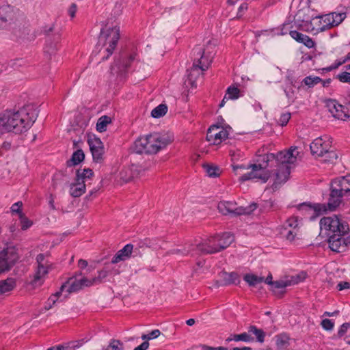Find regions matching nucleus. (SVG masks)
Listing matches in <instances>:
<instances>
[{"instance_id":"obj_54","label":"nucleus","mask_w":350,"mask_h":350,"mask_svg":"<svg viewBox=\"0 0 350 350\" xmlns=\"http://www.w3.org/2000/svg\"><path fill=\"white\" fill-rule=\"evenodd\" d=\"M306 277V273L304 272H301L299 274H297L295 276H291L289 278L290 282H295V284L299 283L301 281H303Z\"/></svg>"},{"instance_id":"obj_31","label":"nucleus","mask_w":350,"mask_h":350,"mask_svg":"<svg viewBox=\"0 0 350 350\" xmlns=\"http://www.w3.org/2000/svg\"><path fill=\"white\" fill-rule=\"evenodd\" d=\"M88 340L82 339L80 340L71 341L66 345H59L57 347H52L47 350H75L80 347L83 343L87 342Z\"/></svg>"},{"instance_id":"obj_63","label":"nucleus","mask_w":350,"mask_h":350,"mask_svg":"<svg viewBox=\"0 0 350 350\" xmlns=\"http://www.w3.org/2000/svg\"><path fill=\"white\" fill-rule=\"evenodd\" d=\"M337 288L339 291L349 289L350 288V283L347 282H341L337 285Z\"/></svg>"},{"instance_id":"obj_24","label":"nucleus","mask_w":350,"mask_h":350,"mask_svg":"<svg viewBox=\"0 0 350 350\" xmlns=\"http://www.w3.org/2000/svg\"><path fill=\"white\" fill-rule=\"evenodd\" d=\"M290 36L297 42L304 44L308 48H313L315 45L314 41L307 35L303 34L296 30L291 31Z\"/></svg>"},{"instance_id":"obj_16","label":"nucleus","mask_w":350,"mask_h":350,"mask_svg":"<svg viewBox=\"0 0 350 350\" xmlns=\"http://www.w3.org/2000/svg\"><path fill=\"white\" fill-rule=\"evenodd\" d=\"M228 135V132L226 130L213 125L208 129L206 140L211 144L217 145L220 144L223 139H226Z\"/></svg>"},{"instance_id":"obj_61","label":"nucleus","mask_w":350,"mask_h":350,"mask_svg":"<svg viewBox=\"0 0 350 350\" xmlns=\"http://www.w3.org/2000/svg\"><path fill=\"white\" fill-rule=\"evenodd\" d=\"M44 259L45 255L43 254H39L36 257L38 265H48V264L44 262Z\"/></svg>"},{"instance_id":"obj_38","label":"nucleus","mask_w":350,"mask_h":350,"mask_svg":"<svg viewBox=\"0 0 350 350\" xmlns=\"http://www.w3.org/2000/svg\"><path fill=\"white\" fill-rule=\"evenodd\" d=\"M66 284V285L69 284V287L66 290L68 293L77 292L83 288L80 279L70 278Z\"/></svg>"},{"instance_id":"obj_51","label":"nucleus","mask_w":350,"mask_h":350,"mask_svg":"<svg viewBox=\"0 0 350 350\" xmlns=\"http://www.w3.org/2000/svg\"><path fill=\"white\" fill-rule=\"evenodd\" d=\"M321 325L324 329L327 331H331L334 328V323L332 321V320L329 319H325L322 320Z\"/></svg>"},{"instance_id":"obj_27","label":"nucleus","mask_w":350,"mask_h":350,"mask_svg":"<svg viewBox=\"0 0 350 350\" xmlns=\"http://www.w3.org/2000/svg\"><path fill=\"white\" fill-rule=\"evenodd\" d=\"M49 272V265H38L37 271L33 275V279L31 280V284L33 286L40 285L42 282L41 280Z\"/></svg>"},{"instance_id":"obj_15","label":"nucleus","mask_w":350,"mask_h":350,"mask_svg":"<svg viewBox=\"0 0 350 350\" xmlns=\"http://www.w3.org/2000/svg\"><path fill=\"white\" fill-rule=\"evenodd\" d=\"M146 170L142 165L132 164L131 166L124 167L119 173L120 180L122 183H128L135 177H137L140 173Z\"/></svg>"},{"instance_id":"obj_3","label":"nucleus","mask_w":350,"mask_h":350,"mask_svg":"<svg viewBox=\"0 0 350 350\" xmlns=\"http://www.w3.org/2000/svg\"><path fill=\"white\" fill-rule=\"evenodd\" d=\"M173 139V135L168 132L139 137L134 143V150L138 154H155L172 143Z\"/></svg>"},{"instance_id":"obj_37","label":"nucleus","mask_w":350,"mask_h":350,"mask_svg":"<svg viewBox=\"0 0 350 350\" xmlns=\"http://www.w3.org/2000/svg\"><path fill=\"white\" fill-rule=\"evenodd\" d=\"M94 174L92 170L90 168L84 169L82 172L80 170H77L76 180L81 181L85 183L86 179L90 178Z\"/></svg>"},{"instance_id":"obj_1","label":"nucleus","mask_w":350,"mask_h":350,"mask_svg":"<svg viewBox=\"0 0 350 350\" xmlns=\"http://www.w3.org/2000/svg\"><path fill=\"white\" fill-rule=\"evenodd\" d=\"M344 196H350V174L338 177L332 180L330 185V193L328 202L325 204L317 203L314 204L303 203L300 204L299 209H304L310 213H313L311 219H314L324 213L327 210L334 211L342 202Z\"/></svg>"},{"instance_id":"obj_62","label":"nucleus","mask_w":350,"mask_h":350,"mask_svg":"<svg viewBox=\"0 0 350 350\" xmlns=\"http://www.w3.org/2000/svg\"><path fill=\"white\" fill-rule=\"evenodd\" d=\"M161 335V332L159 329H154L150 333H148L149 340L152 339H155L158 338Z\"/></svg>"},{"instance_id":"obj_7","label":"nucleus","mask_w":350,"mask_h":350,"mask_svg":"<svg viewBox=\"0 0 350 350\" xmlns=\"http://www.w3.org/2000/svg\"><path fill=\"white\" fill-rule=\"evenodd\" d=\"M297 154V147H291L288 150L280 151L276 154L273 153L264 154L262 155V161L268 163L269 167L275 164L279 166H290L291 164H293L296 161Z\"/></svg>"},{"instance_id":"obj_33","label":"nucleus","mask_w":350,"mask_h":350,"mask_svg":"<svg viewBox=\"0 0 350 350\" xmlns=\"http://www.w3.org/2000/svg\"><path fill=\"white\" fill-rule=\"evenodd\" d=\"M232 340L235 342L243 341L245 342H251L254 340V338L251 336L248 331L247 332H243L239 334H232L226 339V342H229Z\"/></svg>"},{"instance_id":"obj_64","label":"nucleus","mask_w":350,"mask_h":350,"mask_svg":"<svg viewBox=\"0 0 350 350\" xmlns=\"http://www.w3.org/2000/svg\"><path fill=\"white\" fill-rule=\"evenodd\" d=\"M149 347L148 341L143 342L139 346L135 347L133 350H147Z\"/></svg>"},{"instance_id":"obj_20","label":"nucleus","mask_w":350,"mask_h":350,"mask_svg":"<svg viewBox=\"0 0 350 350\" xmlns=\"http://www.w3.org/2000/svg\"><path fill=\"white\" fill-rule=\"evenodd\" d=\"M221 282L217 281V286L221 285L227 286L230 284H238L240 283V277L237 272L222 271L219 273Z\"/></svg>"},{"instance_id":"obj_23","label":"nucleus","mask_w":350,"mask_h":350,"mask_svg":"<svg viewBox=\"0 0 350 350\" xmlns=\"http://www.w3.org/2000/svg\"><path fill=\"white\" fill-rule=\"evenodd\" d=\"M133 245L132 244L126 245L122 250H119L113 257L111 263L116 264L120 261L129 258L132 253Z\"/></svg>"},{"instance_id":"obj_5","label":"nucleus","mask_w":350,"mask_h":350,"mask_svg":"<svg viewBox=\"0 0 350 350\" xmlns=\"http://www.w3.org/2000/svg\"><path fill=\"white\" fill-rule=\"evenodd\" d=\"M120 39V29L117 26L106 27L100 31L97 47H100L98 55L102 60L107 59L112 55Z\"/></svg>"},{"instance_id":"obj_18","label":"nucleus","mask_w":350,"mask_h":350,"mask_svg":"<svg viewBox=\"0 0 350 350\" xmlns=\"http://www.w3.org/2000/svg\"><path fill=\"white\" fill-rule=\"evenodd\" d=\"M344 234H332L328 237L329 248L336 252H342L345 250L347 243L342 238Z\"/></svg>"},{"instance_id":"obj_35","label":"nucleus","mask_w":350,"mask_h":350,"mask_svg":"<svg viewBox=\"0 0 350 350\" xmlns=\"http://www.w3.org/2000/svg\"><path fill=\"white\" fill-rule=\"evenodd\" d=\"M243 280L250 286H256L264 281V277H259L252 273H247L243 276Z\"/></svg>"},{"instance_id":"obj_56","label":"nucleus","mask_w":350,"mask_h":350,"mask_svg":"<svg viewBox=\"0 0 350 350\" xmlns=\"http://www.w3.org/2000/svg\"><path fill=\"white\" fill-rule=\"evenodd\" d=\"M350 327V324L349 323H343L338 331V337H342L347 331V329Z\"/></svg>"},{"instance_id":"obj_46","label":"nucleus","mask_w":350,"mask_h":350,"mask_svg":"<svg viewBox=\"0 0 350 350\" xmlns=\"http://www.w3.org/2000/svg\"><path fill=\"white\" fill-rule=\"evenodd\" d=\"M105 350H124V344L119 340L112 339Z\"/></svg>"},{"instance_id":"obj_14","label":"nucleus","mask_w":350,"mask_h":350,"mask_svg":"<svg viewBox=\"0 0 350 350\" xmlns=\"http://www.w3.org/2000/svg\"><path fill=\"white\" fill-rule=\"evenodd\" d=\"M325 103L327 110L334 118L345 120L349 117L347 108L339 104L336 100L327 99Z\"/></svg>"},{"instance_id":"obj_28","label":"nucleus","mask_w":350,"mask_h":350,"mask_svg":"<svg viewBox=\"0 0 350 350\" xmlns=\"http://www.w3.org/2000/svg\"><path fill=\"white\" fill-rule=\"evenodd\" d=\"M169 253L171 254H178L181 256L191 255V256H195L199 254V252H198L196 249V245L194 246L193 245H190L188 247H184L181 249L171 250Z\"/></svg>"},{"instance_id":"obj_59","label":"nucleus","mask_w":350,"mask_h":350,"mask_svg":"<svg viewBox=\"0 0 350 350\" xmlns=\"http://www.w3.org/2000/svg\"><path fill=\"white\" fill-rule=\"evenodd\" d=\"M297 226H298L297 221L296 219L292 218V219H289L286 221L285 227H287L288 228H295V229H296Z\"/></svg>"},{"instance_id":"obj_48","label":"nucleus","mask_w":350,"mask_h":350,"mask_svg":"<svg viewBox=\"0 0 350 350\" xmlns=\"http://www.w3.org/2000/svg\"><path fill=\"white\" fill-rule=\"evenodd\" d=\"M331 14H333L332 23H334L335 27L339 25L347 16L345 12H332Z\"/></svg>"},{"instance_id":"obj_41","label":"nucleus","mask_w":350,"mask_h":350,"mask_svg":"<svg viewBox=\"0 0 350 350\" xmlns=\"http://www.w3.org/2000/svg\"><path fill=\"white\" fill-rule=\"evenodd\" d=\"M204 168L210 177H217L220 175L221 170L217 165L206 164L204 165Z\"/></svg>"},{"instance_id":"obj_2","label":"nucleus","mask_w":350,"mask_h":350,"mask_svg":"<svg viewBox=\"0 0 350 350\" xmlns=\"http://www.w3.org/2000/svg\"><path fill=\"white\" fill-rule=\"evenodd\" d=\"M37 109L32 105H26L18 111H7L3 116L5 131L21 133L29 129L38 117Z\"/></svg>"},{"instance_id":"obj_49","label":"nucleus","mask_w":350,"mask_h":350,"mask_svg":"<svg viewBox=\"0 0 350 350\" xmlns=\"http://www.w3.org/2000/svg\"><path fill=\"white\" fill-rule=\"evenodd\" d=\"M240 90L236 87L230 86L227 90V94L229 95L228 98L237 99L239 97Z\"/></svg>"},{"instance_id":"obj_45","label":"nucleus","mask_w":350,"mask_h":350,"mask_svg":"<svg viewBox=\"0 0 350 350\" xmlns=\"http://www.w3.org/2000/svg\"><path fill=\"white\" fill-rule=\"evenodd\" d=\"M88 143L90 150L98 148L100 146H103L101 140L95 135L89 136Z\"/></svg>"},{"instance_id":"obj_57","label":"nucleus","mask_w":350,"mask_h":350,"mask_svg":"<svg viewBox=\"0 0 350 350\" xmlns=\"http://www.w3.org/2000/svg\"><path fill=\"white\" fill-rule=\"evenodd\" d=\"M257 208V204L256 203H252L249 206L243 208L242 207V211H244V213H242V215L245 214H250L252 211H254Z\"/></svg>"},{"instance_id":"obj_22","label":"nucleus","mask_w":350,"mask_h":350,"mask_svg":"<svg viewBox=\"0 0 350 350\" xmlns=\"http://www.w3.org/2000/svg\"><path fill=\"white\" fill-rule=\"evenodd\" d=\"M295 282H290L289 278L287 277L284 279H281L277 281H274L271 290L276 295H282L285 293V288L291 285H294Z\"/></svg>"},{"instance_id":"obj_32","label":"nucleus","mask_w":350,"mask_h":350,"mask_svg":"<svg viewBox=\"0 0 350 350\" xmlns=\"http://www.w3.org/2000/svg\"><path fill=\"white\" fill-rule=\"evenodd\" d=\"M85 159V154L81 149H78L73 152L71 158L66 161L67 167L75 166L82 162Z\"/></svg>"},{"instance_id":"obj_8","label":"nucleus","mask_w":350,"mask_h":350,"mask_svg":"<svg viewBox=\"0 0 350 350\" xmlns=\"http://www.w3.org/2000/svg\"><path fill=\"white\" fill-rule=\"evenodd\" d=\"M320 226L322 230L327 231V237L332 234H345L349 229L348 224L342 222L337 216L322 218Z\"/></svg>"},{"instance_id":"obj_13","label":"nucleus","mask_w":350,"mask_h":350,"mask_svg":"<svg viewBox=\"0 0 350 350\" xmlns=\"http://www.w3.org/2000/svg\"><path fill=\"white\" fill-rule=\"evenodd\" d=\"M135 59V54H131L127 56L125 54H122L119 57L115 59L113 65L111 66V73L113 75L124 76L129 70V68Z\"/></svg>"},{"instance_id":"obj_53","label":"nucleus","mask_w":350,"mask_h":350,"mask_svg":"<svg viewBox=\"0 0 350 350\" xmlns=\"http://www.w3.org/2000/svg\"><path fill=\"white\" fill-rule=\"evenodd\" d=\"M290 118H291V113H282L280 116V119L278 120V123L282 126H284L287 124V123L288 122Z\"/></svg>"},{"instance_id":"obj_40","label":"nucleus","mask_w":350,"mask_h":350,"mask_svg":"<svg viewBox=\"0 0 350 350\" xmlns=\"http://www.w3.org/2000/svg\"><path fill=\"white\" fill-rule=\"evenodd\" d=\"M167 107L165 104H160L151 111V116L154 118H159L166 114Z\"/></svg>"},{"instance_id":"obj_30","label":"nucleus","mask_w":350,"mask_h":350,"mask_svg":"<svg viewBox=\"0 0 350 350\" xmlns=\"http://www.w3.org/2000/svg\"><path fill=\"white\" fill-rule=\"evenodd\" d=\"M16 286L15 279L8 278L6 280H0V295L12 291Z\"/></svg>"},{"instance_id":"obj_58","label":"nucleus","mask_w":350,"mask_h":350,"mask_svg":"<svg viewBox=\"0 0 350 350\" xmlns=\"http://www.w3.org/2000/svg\"><path fill=\"white\" fill-rule=\"evenodd\" d=\"M22 205L23 203L21 202L14 203L11 207L12 212L18 213L20 215V213H22V212L21 211V207L22 206Z\"/></svg>"},{"instance_id":"obj_50","label":"nucleus","mask_w":350,"mask_h":350,"mask_svg":"<svg viewBox=\"0 0 350 350\" xmlns=\"http://www.w3.org/2000/svg\"><path fill=\"white\" fill-rule=\"evenodd\" d=\"M20 219L21 224V229L25 230H27L32 225V222L29 220L23 213H20Z\"/></svg>"},{"instance_id":"obj_19","label":"nucleus","mask_w":350,"mask_h":350,"mask_svg":"<svg viewBox=\"0 0 350 350\" xmlns=\"http://www.w3.org/2000/svg\"><path fill=\"white\" fill-rule=\"evenodd\" d=\"M217 208L219 211L224 215H241L244 213L242 211V207L236 208L235 204L231 202H220Z\"/></svg>"},{"instance_id":"obj_12","label":"nucleus","mask_w":350,"mask_h":350,"mask_svg":"<svg viewBox=\"0 0 350 350\" xmlns=\"http://www.w3.org/2000/svg\"><path fill=\"white\" fill-rule=\"evenodd\" d=\"M332 21L333 14L331 13L317 16L312 18L308 29H310L311 31H315V33L325 31L335 27Z\"/></svg>"},{"instance_id":"obj_60","label":"nucleus","mask_w":350,"mask_h":350,"mask_svg":"<svg viewBox=\"0 0 350 350\" xmlns=\"http://www.w3.org/2000/svg\"><path fill=\"white\" fill-rule=\"evenodd\" d=\"M201 348L202 350H228L227 347H213L206 345H201Z\"/></svg>"},{"instance_id":"obj_17","label":"nucleus","mask_w":350,"mask_h":350,"mask_svg":"<svg viewBox=\"0 0 350 350\" xmlns=\"http://www.w3.org/2000/svg\"><path fill=\"white\" fill-rule=\"evenodd\" d=\"M14 12L13 9L9 6L0 8V28H8L13 23Z\"/></svg>"},{"instance_id":"obj_44","label":"nucleus","mask_w":350,"mask_h":350,"mask_svg":"<svg viewBox=\"0 0 350 350\" xmlns=\"http://www.w3.org/2000/svg\"><path fill=\"white\" fill-rule=\"evenodd\" d=\"M281 234L287 240L292 241L294 240L295 236L297 235V229H295V228H288L287 227H284V228L281 232Z\"/></svg>"},{"instance_id":"obj_11","label":"nucleus","mask_w":350,"mask_h":350,"mask_svg":"<svg viewBox=\"0 0 350 350\" xmlns=\"http://www.w3.org/2000/svg\"><path fill=\"white\" fill-rule=\"evenodd\" d=\"M18 249L14 245H8L0 253V274L10 270L19 260Z\"/></svg>"},{"instance_id":"obj_34","label":"nucleus","mask_w":350,"mask_h":350,"mask_svg":"<svg viewBox=\"0 0 350 350\" xmlns=\"http://www.w3.org/2000/svg\"><path fill=\"white\" fill-rule=\"evenodd\" d=\"M111 122L112 119L111 117L105 115L102 116L98 119L96 122V130L100 133L106 131L107 125Z\"/></svg>"},{"instance_id":"obj_26","label":"nucleus","mask_w":350,"mask_h":350,"mask_svg":"<svg viewBox=\"0 0 350 350\" xmlns=\"http://www.w3.org/2000/svg\"><path fill=\"white\" fill-rule=\"evenodd\" d=\"M14 36L22 40H31L34 38V35L28 27H19L13 29Z\"/></svg>"},{"instance_id":"obj_29","label":"nucleus","mask_w":350,"mask_h":350,"mask_svg":"<svg viewBox=\"0 0 350 350\" xmlns=\"http://www.w3.org/2000/svg\"><path fill=\"white\" fill-rule=\"evenodd\" d=\"M85 191V185L81 181H77L70 185V193L74 198L80 197Z\"/></svg>"},{"instance_id":"obj_42","label":"nucleus","mask_w":350,"mask_h":350,"mask_svg":"<svg viewBox=\"0 0 350 350\" xmlns=\"http://www.w3.org/2000/svg\"><path fill=\"white\" fill-rule=\"evenodd\" d=\"M289 336L286 334L275 336V344L278 348H283L288 345Z\"/></svg>"},{"instance_id":"obj_9","label":"nucleus","mask_w":350,"mask_h":350,"mask_svg":"<svg viewBox=\"0 0 350 350\" xmlns=\"http://www.w3.org/2000/svg\"><path fill=\"white\" fill-rule=\"evenodd\" d=\"M257 161L258 164H249V169H252V171L242 175L239 178L240 181L244 182L254 178L260 179L262 183H266L268 180L270 174L264 171L269 167L268 163L262 161V156Z\"/></svg>"},{"instance_id":"obj_47","label":"nucleus","mask_w":350,"mask_h":350,"mask_svg":"<svg viewBox=\"0 0 350 350\" xmlns=\"http://www.w3.org/2000/svg\"><path fill=\"white\" fill-rule=\"evenodd\" d=\"M322 79L319 77H312L311 76H308L305 77L302 82L309 88H312L314 85L320 83Z\"/></svg>"},{"instance_id":"obj_36","label":"nucleus","mask_w":350,"mask_h":350,"mask_svg":"<svg viewBox=\"0 0 350 350\" xmlns=\"http://www.w3.org/2000/svg\"><path fill=\"white\" fill-rule=\"evenodd\" d=\"M109 265H106L103 269L98 271V276L94 278V282H96V284L104 282L107 277L109 275Z\"/></svg>"},{"instance_id":"obj_55","label":"nucleus","mask_w":350,"mask_h":350,"mask_svg":"<svg viewBox=\"0 0 350 350\" xmlns=\"http://www.w3.org/2000/svg\"><path fill=\"white\" fill-rule=\"evenodd\" d=\"M80 280L81 282V285L83 288L85 286L88 287L96 284V282H94V278L89 280L85 277H83L82 278L80 279Z\"/></svg>"},{"instance_id":"obj_6","label":"nucleus","mask_w":350,"mask_h":350,"mask_svg":"<svg viewBox=\"0 0 350 350\" xmlns=\"http://www.w3.org/2000/svg\"><path fill=\"white\" fill-rule=\"evenodd\" d=\"M310 148L313 156L323 157L324 162L333 163L338 158L327 137L316 138L310 144Z\"/></svg>"},{"instance_id":"obj_39","label":"nucleus","mask_w":350,"mask_h":350,"mask_svg":"<svg viewBox=\"0 0 350 350\" xmlns=\"http://www.w3.org/2000/svg\"><path fill=\"white\" fill-rule=\"evenodd\" d=\"M249 333L255 335L257 342L262 343L265 341V333L262 329H259L255 325H250Z\"/></svg>"},{"instance_id":"obj_10","label":"nucleus","mask_w":350,"mask_h":350,"mask_svg":"<svg viewBox=\"0 0 350 350\" xmlns=\"http://www.w3.org/2000/svg\"><path fill=\"white\" fill-rule=\"evenodd\" d=\"M192 57L193 63L191 70L200 69L202 71H205L210 66L213 59V55L210 52L206 53L203 47L196 46L192 50Z\"/></svg>"},{"instance_id":"obj_43","label":"nucleus","mask_w":350,"mask_h":350,"mask_svg":"<svg viewBox=\"0 0 350 350\" xmlns=\"http://www.w3.org/2000/svg\"><path fill=\"white\" fill-rule=\"evenodd\" d=\"M93 160L96 163H101L103 160L104 154V147L103 146H100L98 148L90 150Z\"/></svg>"},{"instance_id":"obj_52","label":"nucleus","mask_w":350,"mask_h":350,"mask_svg":"<svg viewBox=\"0 0 350 350\" xmlns=\"http://www.w3.org/2000/svg\"><path fill=\"white\" fill-rule=\"evenodd\" d=\"M337 79H338L340 82L350 84V72H342L337 75Z\"/></svg>"},{"instance_id":"obj_4","label":"nucleus","mask_w":350,"mask_h":350,"mask_svg":"<svg viewBox=\"0 0 350 350\" xmlns=\"http://www.w3.org/2000/svg\"><path fill=\"white\" fill-rule=\"evenodd\" d=\"M233 241V235L226 232L210 237L204 242L197 244L196 249L199 254H215L227 248Z\"/></svg>"},{"instance_id":"obj_25","label":"nucleus","mask_w":350,"mask_h":350,"mask_svg":"<svg viewBox=\"0 0 350 350\" xmlns=\"http://www.w3.org/2000/svg\"><path fill=\"white\" fill-rule=\"evenodd\" d=\"M276 166L275 183L280 184L286 182L288 179V176L290 175L291 166Z\"/></svg>"},{"instance_id":"obj_21","label":"nucleus","mask_w":350,"mask_h":350,"mask_svg":"<svg viewBox=\"0 0 350 350\" xmlns=\"http://www.w3.org/2000/svg\"><path fill=\"white\" fill-rule=\"evenodd\" d=\"M60 40V34L56 33L53 38L49 37L46 40L45 46L44 48V53L46 55L51 57L54 55L57 51V44Z\"/></svg>"}]
</instances>
